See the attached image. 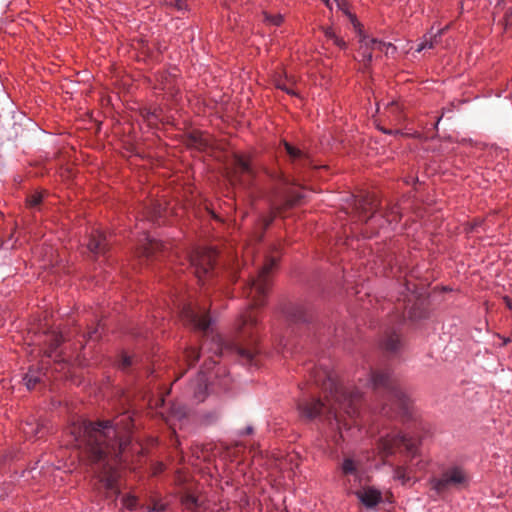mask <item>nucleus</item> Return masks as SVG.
Returning a JSON list of instances; mask_svg holds the SVG:
<instances>
[{"label": "nucleus", "instance_id": "nucleus-1", "mask_svg": "<svg viewBox=\"0 0 512 512\" xmlns=\"http://www.w3.org/2000/svg\"><path fill=\"white\" fill-rule=\"evenodd\" d=\"M133 426V415L126 411L112 421L78 420L68 428L69 443L94 466V473L106 490L117 492L119 475L116 467L130 442Z\"/></svg>", "mask_w": 512, "mask_h": 512}, {"label": "nucleus", "instance_id": "nucleus-2", "mask_svg": "<svg viewBox=\"0 0 512 512\" xmlns=\"http://www.w3.org/2000/svg\"><path fill=\"white\" fill-rule=\"evenodd\" d=\"M313 380L322 389L329 391L326 396V403L319 399H303L298 402V411L302 418L313 420L317 416L324 415L330 429V437L335 444L341 443L345 439L342 430L341 415L343 412L350 418L358 414V402L362 397L359 390L347 392L336 383L333 373L328 369L317 368L313 372Z\"/></svg>", "mask_w": 512, "mask_h": 512}, {"label": "nucleus", "instance_id": "nucleus-3", "mask_svg": "<svg viewBox=\"0 0 512 512\" xmlns=\"http://www.w3.org/2000/svg\"><path fill=\"white\" fill-rule=\"evenodd\" d=\"M277 257L266 256L264 262L258 266L257 275L253 276L248 266L240 272L239 277L247 275V283L244 289V295L249 299V307L241 314L237 324V329L241 333L252 335V329L258 325V315L255 308L266 303L268 291L271 286L270 273L277 264Z\"/></svg>", "mask_w": 512, "mask_h": 512}, {"label": "nucleus", "instance_id": "nucleus-4", "mask_svg": "<svg viewBox=\"0 0 512 512\" xmlns=\"http://www.w3.org/2000/svg\"><path fill=\"white\" fill-rule=\"evenodd\" d=\"M363 387L373 391L386 394L388 402L383 407L386 415L394 410L397 414L408 415L410 412V401L406 394L396 385L388 370L371 371L365 380L359 379Z\"/></svg>", "mask_w": 512, "mask_h": 512}, {"label": "nucleus", "instance_id": "nucleus-5", "mask_svg": "<svg viewBox=\"0 0 512 512\" xmlns=\"http://www.w3.org/2000/svg\"><path fill=\"white\" fill-rule=\"evenodd\" d=\"M419 441L407 437L400 432L392 431L382 436L378 443V452L382 457L394 454L396 451H405L412 459L418 455Z\"/></svg>", "mask_w": 512, "mask_h": 512}, {"label": "nucleus", "instance_id": "nucleus-6", "mask_svg": "<svg viewBox=\"0 0 512 512\" xmlns=\"http://www.w3.org/2000/svg\"><path fill=\"white\" fill-rule=\"evenodd\" d=\"M469 482V477L466 471L459 467L453 466L445 470L440 477H432L429 480L431 489L440 495L446 492L451 487L459 488L466 486Z\"/></svg>", "mask_w": 512, "mask_h": 512}, {"label": "nucleus", "instance_id": "nucleus-7", "mask_svg": "<svg viewBox=\"0 0 512 512\" xmlns=\"http://www.w3.org/2000/svg\"><path fill=\"white\" fill-rule=\"evenodd\" d=\"M217 251L213 248L196 250L190 257L191 266L199 281L208 276L214 269Z\"/></svg>", "mask_w": 512, "mask_h": 512}, {"label": "nucleus", "instance_id": "nucleus-8", "mask_svg": "<svg viewBox=\"0 0 512 512\" xmlns=\"http://www.w3.org/2000/svg\"><path fill=\"white\" fill-rule=\"evenodd\" d=\"M180 315L185 324L204 333L208 332L211 319L206 313L205 308L188 303L183 305Z\"/></svg>", "mask_w": 512, "mask_h": 512}, {"label": "nucleus", "instance_id": "nucleus-9", "mask_svg": "<svg viewBox=\"0 0 512 512\" xmlns=\"http://www.w3.org/2000/svg\"><path fill=\"white\" fill-rule=\"evenodd\" d=\"M254 168L248 157L243 155H236L234 159V171L231 176V183L239 182L243 186H249L254 177Z\"/></svg>", "mask_w": 512, "mask_h": 512}, {"label": "nucleus", "instance_id": "nucleus-10", "mask_svg": "<svg viewBox=\"0 0 512 512\" xmlns=\"http://www.w3.org/2000/svg\"><path fill=\"white\" fill-rule=\"evenodd\" d=\"M355 495L359 499V501L366 508H374L380 502H382V492L371 486H365L362 489L355 492Z\"/></svg>", "mask_w": 512, "mask_h": 512}, {"label": "nucleus", "instance_id": "nucleus-11", "mask_svg": "<svg viewBox=\"0 0 512 512\" xmlns=\"http://www.w3.org/2000/svg\"><path fill=\"white\" fill-rule=\"evenodd\" d=\"M211 343L215 347L210 348V349L217 356L222 355L226 349L233 348V349H235L237 351V353L241 357L246 358L247 360H251L253 358V353L251 351L243 349V348H239V347L234 346V345L233 346L228 345L221 335L212 336Z\"/></svg>", "mask_w": 512, "mask_h": 512}, {"label": "nucleus", "instance_id": "nucleus-12", "mask_svg": "<svg viewBox=\"0 0 512 512\" xmlns=\"http://www.w3.org/2000/svg\"><path fill=\"white\" fill-rule=\"evenodd\" d=\"M209 377L204 370L198 373L197 378L191 382V389L194 393V398L198 402L204 401L207 396Z\"/></svg>", "mask_w": 512, "mask_h": 512}, {"label": "nucleus", "instance_id": "nucleus-13", "mask_svg": "<svg viewBox=\"0 0 512 512\" xmlns=\"http://www.w3.org/2000/svg\"><path fill=\"white\" fill-rule=\"evenodd\" d=\"M87 248L95 255L105 253L107 249V239L105 234L99 230L93 231L87 244Z\"/></svg>", "mask_w": 512, "mask_h": 512}, {"label": "nucleus", "instance_id": "nucleus-14", "mask_svg": "<svg viewBox=\"0 0 512 512\" xmlns=\"http://www.w3.org/2000/svg\"><path fill=\"white\" fill-rule=\"evenodd\" d=\"M284 147L291 161L295 165L306 166L311 163L310 156L303 150L291 145L288 142H284Z\"/></svg>", "mask_w": 512, "mask_h": 512}, {"label": "nucleus", "instance_id": "nucleus-15", "mask_svg": "<svg viewBox=\"0 0 512 512\" xmlns=\"http://www.w3.org/2000/svg\"><path fill=\"white\" fill-rule=\"evenodd\" d=\"M371 38L369 36L363 35L360 32V46L358 50V55L361 58L360 61L363 62L364 65H368L373 58L374 47L372 43H369Z\"/></svg>", "mask_w": 512, "mask_h": 512}, {"label": "nucleus", "instance_id": "nucleus-16", "mask_svg": "<svg viewBox=\"0 0 512 512\" xmlns=\"http://www.w3.org/2000/svg\"><path fill=\"white\" fill-rule=\"evenodd\" d=\"M63 340V335L59 331L53 330L48 333L46 341L49 342V347L45 351L46 356L49 358L53 357L56 349L60 346Z\"/></svg>", "mask_w": 512, "mask_h": 512}, {"label": "nucleus", "instance_id": "nucleus-17", "mask_svg": "<svg viewBox=\"0 0 512 512\" xmlns=\"http://www.w3.org/2000/svg\"><path fill=\"white\" fill-rule=\"evenodd\" d=\"M44 428V425L40 423L36 419H31V421H27L25 425L23 426V433L26 437L32 438L36 437L39 438L42 436V429Z\"/></svg>", "mask_w": 512, "mask_h": 512}, {"label": "nucleus", "instance_id": "nucleus-18", "mask_svg": "<svg viewBox=\"0 0 512 512\" xmlns=\"http://www.w3.org/2000/svg\"><path fill=\"white\" fill-rule=\"evenodd\" d=\"M161 89L165 91L171 97H175L178 89H176V79L171 75L163 74L160 79Z\"/></svg>", "mask_w": 512, "mask_h": 512}, {"label": "nucleus", "instance_id": "nucleus-19", "mask_svg": "<svg viewBox=\"0 0 512 512\" xmlns=\"http://www.w3.org/2000/svg\"><path fill=\"white\" fill-rule=\"evenodd\" d=\"M441 36V32H437L436 34H426L423 36L421 42L418 44L416 48V52H421L426 49H432L439 42V38Z\"/></svg>", "mask_w": 512, "mask_h": 512}, {"label": "nucleus", "instance_id": "nucleus-20", "mask_svg": "<svg viewBox=\"0 0 512 512\" xmlns=\"http://www.w3.org/2000/svg\"><path fill=\"white\" fill-rule=\"evenodd\" d=\"M181 504L184 512H199L200 504L194 495L186 494L182 496Z\"/></svg>", "mask_w": 512, "mask_h": 512}, {"label": "nucleus", "instance_id": "nucleus-21", "mask_svg": "<svg viewBox=\"0 0 512 512\" xmlns=\"http://www.w3.org/2000/svg\"><path fill=\"white\" fill-rule=\"evenodd\" d=\"M341 472L344 476H358V462L352 458H345L341 464Z\"/></svg>", "mask_w": 512, "mask_h": 512}, {"label": "nucleus", "instance_id": "nucleus-22", "mask_svg": "<svg viewBox=\"0 0 512 512\" xmlns=\"http://www.w3.org/2000/svg\"><path fill=\"white\" fill-rule=\"evenodd\" d=\"M369 43H372L374 51L378 50L384 52L386 55H389V49H392V53H396L397 50L396 46H394L393 44L379 41L376 38H371Z\"/></svg>", "mask_w": 512, "mask_h": 512}, {"label": "nucleus", "instance_id": "nucleus-23", "mask_svg": "<svg viewBox=\"0 0 512 512\" xmlns=\"http://www.w3.org/2000/svg\"><path fill=\"white\" fill-rule=\"evenodd\" d=\"M357 209H361L362 210L361 212H359L360 213V218L364 219V216L362 215V212L366 213L368 211H372L373 210L372 202L369 199H367V198H363V199L358 201ZM374 217H375L374 212H371L370 216L365 217V221H369V220H371Z\"/></svg>", "mask_w": 512, "mask_h": 512}, {"label": "nucleus", "instance_id": "nucleus-24", "mask_svg": "<svg viewBox=\"0 0 512 512\" xmlns=\"http://www.w3.org/2000/svg\"><path fill=\"white\" fill-rule=\"evenodd\" d=\"M385 106L389 112L394 114L396 121L402 120V118H403L402 112H403L404 107L399 101L392 100V101L388 102Z\"/></svg>", "mask_w": 512, "mask_h": 512}, {"label": "nucleus", "instance_id": "nucleus-25", "mask_svg": "<svg viewBox=\"0 0 512 512\" xmlns=\"http://www.w3.org/2000/svg\"><path fill=\"white\" fill-rule=\"evenodd\" d=\"M302 198H303L302 193L294 191V190L293 191H289L285 195L284 204L283 205L285 207H292L294 205H297Z\"/></svg>", "mask_w": 512, "mask_h": 512}, {"label": "nucleus", "instance_id": "nucleus-26", "mask_svg": "<svg viewBox=\"0 0 512 512\" xmlns=\"http://www.w3.org/2000/svg\"><path fill=\"white\" fill-rule=\"evenodd\" d=\"M394 479L400 481L402 484H406L411 480L410 472L403 466H398L394 470Z\"/></svg>", "mask_w": 512, "mask_h": 512}, {"label": "nucleus", "instance_id": "nucleus-27", "mask_svg": "<svg viewBox=\"0 0 512 512\" xmlns=\"http://www.w3.org/2000/svg\"><path fill=\"white\" fill-rule=\"evenodd\" d=\"M24 381L28 389H33L40 381V373L29 370L24 377Z\"/></svg>", "mask_w": 512, "mask_h": 512}, {"label": "nucleus", "instance_id": "nucleus-28", "mask_svg": "<svg viewBox=\"0 0 512 512\" xmlns=\"http://www.w3.org/2000/svg\"><path fill=\"white\" fill-rule=\"evenodd\" d=\"M264 22L273 25L280 26L284 22V16L282 14L271 15L267 12H263Z\"/></svg>", "mask_w": 512, "mask_h": 512}, {"label": "nucleus", "instance_id": "nucleus-29", "mask_svg": "<svg viewBox=\"0 0 512 512\" xmlns=\"http://www.w3.org/2000/svg\"><path fill=\"white\" fill-rule=\"evenodd\" d=\"M399 344V337L397 335H391L384 341L383 345L386 350L394 352L398 349Z\"/></svg>", "mask_w": 512, "mask_h": 512}, {"label": "nucleus", "instance_id": "nucleus-30", "mask_svg": "<svg viewBox=\"0 0 512 512\" xmlns=\"http://www.w3.org/2000/svg\"><path fill=\"white\" fill-rule=\"evenodd\" d=\"M201 356L200 351L197 348L191 347L186 351V358L189 365L195 364Z\"/></svg>", "mask_w": 512, "mask_h": 512}, {"label": "nucleus", "instance_id": "nucleus-31", "mask_svg": "<svg viewBox=\"0 0 512 512\" xmlns=\"http://www.w3.org/2000/svg\"><path fill=\"white\" fill-rule=\"evenodd\" d=\"M123 506L128 510H134L138 504V499L133 495H126L122 498Z\"/></svg>", "mask_w": 512, "mask_h": 512}, {"label": "nucleus", "instance_id": "nucleus-32", "mask_svg": "<svg viewBox=\"0 0 512 512\" xmlns=\"http://www.w3.org/2000/svg\"><path fill=\"white\" fill-rule=\"evenodd\" d=\"M146 239L149 242V247H145V253L147 256L153 254L156 249L162 248V244L151 238L149 235L146 236Z\"/></svg>", "mask_w": 512, "mask_h": 512}, {"label": "nucleus", "instance_id": "nucleus-33", "mask_svg": "<svg viewBox=\"0 0 512 512\" xmlns=\"http://www.w3.org/2000/svg\"><path fill=\"white\" fill-rule=\"evenodd\" d=\"M42 200H43V194L40 192H37V193L32 194L27 199V202L30 207H36L42 202Z\"/></svg>", "mask_w": 512, "mask_h": 512}, {"label": "nucleus", "instance_id": "nucleus-34", "mask_svg": "<svg viewBox=\"0 0 512 512\" xmlns=\"http://www.w3.org/2000/svg\"><path fill=\"white\" fill-rule=\"evenodd\" d=\"M133 363V359L132 357L128 356V355H123L122 358H121V361L119 363V367L122 369V370H125L127 369L128 367H130Z\"/></svg>", "mask_w": 512, "mask_h": 512}, {"label": "nucleus", "instance_id": "nucleus-35", "mask_svg": "<svg viewBox=\"0 0 512 512\" xmlns=\"http://www.w3.org/2000/svg\"><path fill=\"white\" fill-rule=\"evenodd\" d=\"M171 4L178 10V11H186L188 8L187 0H172Z\"/></svg>", "mask_w": 512, "mask_h": 512}, {"label": "nucleus", "instance_id": "nucleus-36", "mask_svg": "<svg viewBox=\"0 0 512 512\" xmlns=\"http://www.w3.org/2000/svg\"><path fill=\"white\" fill-rule=\"evenodd\" d=\"M323 33H324V36L328 40H331V41H334L338 37V35L336 34V32L334 31V29L332 27L324 28Z\"/></svg>", "mask_w": 512, "mask_h": 512}, {"label": "nucleus", "instance_id": "nucleus-37", "mask_svg": "<svg viewBox=\"0 0 512 512\" xmlns=\"http://www.w3.org/2000/svg\"><path fill=\"white\" fill-rule=\"evenodd\" d=\"M166 506L162 503H155L154 506L148 510V512H164Z\"/></svg>", "mask_w": 512, "mask_h": 512}, {"label": "nucleus", "instance_id": "nucleus-38", "mask_svg": "<svg viewBox=\"0 0 512 512\" xmlns=\"http://www.w3.org/2000/svg\"><path fill=\"white\" fill-rule=\"evenodd\" d=\"M333 43L336 46H338L340 49H346L347 48V43L342 38H340L339 36L333 41Z\"/></svg>", "mask_w": 512, "mask_h": 512}, {"label": "nucleus", "instance_id": "nucleus-39", "mask_svg": "<svg viewBox=\"0 0 512 512\" xmlns=\"http://www.w3.org/2000/svg\"><path fill=\"white\" fill-rule=\"evenodd\" d=\"M248 258H251L253 259L254 258V255H253V251L251 249H247L245 254H244V263H245V266H247V262H248Z\"/></svg>", "mask_w": 512, "mask_h": 512}, {"label": "nucleus", "instance_id": "nucleus-40", "mask_svg": "<svg viewBox=\"0 0 512 512\" xmlns=\"http://www.w3.org/2000/svg\"><path fill=\"white\" fill-rule=\"evenodd\" d=\"M277 87H278L279 89H281V90L285 91V92H286V93H288V94H294V91H293V90H291L290 88H288V87H287L286 85H284V84H280V83H278V84H277Z\"/></svg>", "mask_w": 512, "mask_h": 512}, {"label": "nucleus", "instance_id": "nucleus-41", "mask_svg": "<svg viewBox=\"0 0 512 512\" xmlns=\"http://www.w3.org/2000/svg\"><path fill=\"white\" fill-rule=\"evenodd\" d=\"M253 432V427L252 426H247L244 430L240 431L239 432V435L240 436H243V435H249Z\"/></svg>", "mask_w": 512, "mask_h": 512}, {"label": "nucleus", "instance_id": "nucleus-42", "mask_svg": "<svg viewBox=\"0 0 512 512\" xmlns=\"http://www.w3.org/2000/svg\"><path fill=\"white\" fill-rule=\"evenodd\" d=\"M503 300H504V302H505L506 306H507L510 310H512V299H511L510 297H508V296H505V297L503 298Z\"/></svg>", "mask_w": 512, "mask_h": 512}, {"label": "nucleus", "instance_id": "nucleus-43", "mask_svg": "<svg viewBox=\"0 0 512 512\" xmlns=\"http://www.w3.org/2000/svg\"><path fill=\"white\" fill-rule=\"evenodd\" d=\"M505 22H506V26L512 25V14L511 13H508V12L506 13Z\"/></svg>", "mask_w": 512, "mask_h": 512}, {"label": "nucleus", "instance_id": "nucleus-44", "mask_svg": "<svg viewBox=\"0 0 512 512\" xmlns=\"http://www.w3.org/2000/svg\"><path fill=\"white\" fill-rule=\"evenodd\" d=\"M161 216V212H160V206L158 205L157 206V209L155 208L152 215H151V218H156V217H160Z\"/></svg>", "mask_w": 512, "mask_h": 512}, {"label": "nucleus", "instance_id": "nucleus-45", "mask_svg": "<svg viewBox=\"0 0 512 512\" xmlns=\"http://www.w3.org/2000/svg\"><path fill=\"white\" fill-rule=\"evenodd\" d=\"M172 411L175 414V416H177L178 418H181L185 415V412L180 409L178 411H175V408H172Z\"/></svg>", "mask_w": 512, "mask_h": 512}, {"label": "nucleus", "instance_id": "nucleus-46", "mask_svg": "<svg viewBox=\"0 0 512 512\" xmlns=\"http://www.w3.org/2000/svg\"><path fill=\"white\" fill-rule=\"evenodd\" d=\"M384 133H387V134H394V133H395V134H398V133H400V132H399L398 130H396V131H394V132H393V131H391V130H384Z\"/></svg>", "mask_w": 512, "mask_h": 512}, {"label": "nucleus", "instance_id": "nucleus-47", "mask_svg": "<svg viewBox=\"0 0 512 512\" xmlns=\"http://www.w3.org/2000/svg\"><path fill=\"white\" fill-rule=\"evenodd\" d=\"M417 466H418L420 469H424V468H425V464H422L421 462H418V463H417Z\"/></svg>", "mask_w": 512, "mask_h": 512}, {"label": "nucleus", "instance_id": "nucleus-48", "mask_svg": "<svg viewBox=\"0 0 512 512\" xmlns=\"http://www.w3.org/2000/svg\"><path fill=\"white\" fill-rule=\"evenodd\" d=\"M322 1L325 3V5H326L327 7H329V8L331 7V6H330V2H329V0H322Z\"/></svg>", "mask_w": 512, "mask_h": 512}, {"label": "nucleus", "instance_id": "nucleus-49", "mask_svg": "<svg viewBox=\"0 0 512 512\" xmlns=\"http://www.w3.org/2000/svg\"><path fill=\"white\" fill-rule=\"evenodd\" d=\"M272 220L270 219L269 221L266 222V226H268L270 224Z\"/></svg>", "mask_w": 512, "mask_h": 512}, {"label": "nucleus", "instance_id": "nucleus-50", "mask_svg": "<svg viewBox=\"0 0 512 512\" xmlns=\"http://www.w3.org/2000/svg\"><path fill=\"white\" fill-rule=\"evenodd\" d=\"M393 55L394 53H392V49H389V55Z\"/></svg>", "mask_w": 512, "mask_h": 512}, {"label": "nucleus", "instance_id": "nucleus-51", "mask_svg": "<svg viewBox=\"0 0 512 512\" xmlns=\"http://www.w3.org/2000/svg\"><path fill=\"white\" fill-rule=\"evenodd\" d=\"M206 346H207V343L205 342V343L203 344L202 349H204Z\"/></svg>", "mask_w": 512, "mask_h": 512}, {"label": "nucleus", "instance_id": "nucleus-52", "mask_svg": "<svg viewBox=\"0 0 512 512\" xmlns=\"http://www.w3.org/2000/svg\"><path fill=\"white\" fill-rule=\"evenodd\" d=\"M159 401L161 402V404L164 403V399L163 398H161Z\"/></svg>", "mask_w": 512, "mask_h": 512}, {"label": "nucleus", "instance_id": "nucleus-53", "mask_svg": "<svg viewBox=\"0 0 512 512\" xmlns=\"http://www.w3.org/2000/svg\"><path fill=\"white\" fill-rule=\"evenodd\" d=\"M0 216H2V214L0 213Z\"/></svg>", "mask_w": 512, "mask_h": 512}]
</instances>
